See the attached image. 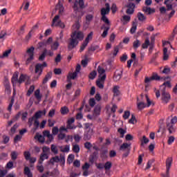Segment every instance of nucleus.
<instances>
[{"label": "nucleus", "instance_id": "8fccbe9b", "mask_svg": "<svg viewBox=\"0 0 177 177\" xmlns=\"http://www.w3.org/2000/svg\"><path fill=\"white\" fill-rule=\"evenodd\" d=\"M122 19L124 21L123 24H127V23H129V21H131V17L129 15H124Z\"/></svg>", "mask_w": 177, "mask_h": 177}, {"label": "nucleus", "instance_id": "603ef678", "mask_svg": "<svg viewBox=\"0 0 177 177\" xmlns=\"http://www.w3.org/2000/svg\"><path fill=\"white\" fill-rule=\"evenodd\" d=\"M24 156L26 161H28V160H30V158H31V153H30V151H24Z\"/></svg>", "mask_w": 177, "mask_h": 177}, {"label": "nucleus", "instance_id": "20e7f679", "mask_svg": "<svg viewBox=\"0 0 177 177\" xmlns=\"http://www.w3.org/2000/svg\"><path fill=\"white\" fill-rule=\"evenodd\" d=\"M55 162H60L62 167H64V164H66V158L63 155H60L59 157L56 156L51 158L47 163L48 165H50V164L53 165Z\"/></svg>", "mask_w": 177, "mask_h": 177}, {"label": "nucleus", "instance_id": "4468645a", "mask_svg": "<svg viewBox=\"0 0 177 177\" xmlns=\"http://www.w3.org/2000/svg\"><path fill=\"white\" fill-rule=\"evenodd\" d=\"M160 80H161V77L158 75L153 74V75L151 77H146L145 82L146 84H149V82H151V81H160Z\"/></svg>", "mask_w": 177, "mask_h": 177}, {"label": "nucleus", "instance_id": "c03bdc74", "mask_svg": "<svg viewBox=\"0 0 177 177\" xmlns=\"http://www.w3.org/2000/svg\"><path fill=\"white\" fill-rule=\"evenodd\" d=\"M92 138V133L89 132H86L84 134V140H91Z\"/></svg>", "mask_w": 177, "mask_h": 177}, {"label": "nucleus", "instance_id": "aec40b11", "mask_svg": "<svg viewBox=\"0 0 177 177\" xmlns=\"http://www.w3.org/2000/svg\"><path fill=\"white\" fill-rule=\"evenodd\" d=\"M19 75L17 74H14L12 79L11 82L13 85V86H16L19 85Z\"/></svg>", "mask_w": 177, "mask_h": 177}, {"label": "nucleus", "instance_id": "a19ab883", "mask_svg": "<svg viewBox=\"0 0 177 177\" xmlns=\"http://www.w3.org/2000/svg\"><path fill=\"white\" fill-rule=\"evenodd\" d=\"M93 37V32H91L87 37H86L84 42L86 44H89V41H91L92 38Z\"/></svg>", "mask_w": 177, "mask_h": 177}, {"label": "nucleus", "instance_id": "f704fd0d", "mask_svg": "<svg viewBox=\"0 0 177 177\" xmlns=\"http://www.w3.org/2000/svg\"><path fill=\"white\" fill-rule=\"evenodd\" d=\"M120 86H115L113 87V96H120Z\"/></svg>", "mask_w": 177, "mask_h": 177}, {"label": "nucleus", "instance_id": "c85d7f7f", "mask_svg": "<svg viewBox=\"0 0 177 177\" xmlns=\"http://www.w3.org/2000/svg\"><path fill=\"white\" fill-rule=\"evenodd\" d=\"M26 75L21 74L19 76V78L18 80V86H20V84H23V82H24L26 81Z\"/></svg>", "mask_w": 177, "mask_h": 177}, {"label": "nucleus", "instance_id": "5701e85b", "mask_svg": "<svg viewBox=\"0 0 177 177\" xmlns=\"http://www.w3.org/2000/svg\"><path fill=\"white\" fill-rule=\"evenodd\" d=\"M166 86L167 88H171L172 86L171 85V82L169 81H167V82H165L161 86H160V91H165L166 89Z\"/></svg>", "mask_w": 177, "mask_h": 177}, {"label": "nucleus", "instance_id": "6e6d98bb", "mask_svg": "<svg viewBox=\"0 0 177 177\" xmlns=\"http://www.w3.org/2000/svg\"><path fill=\"white\" fill-rule=\"evenodd\" d=\"M96 75H97V73L94 71L89 74L88 78H90V80H95Z\"/></svg>", "mask_w": 177, "mask_h": 177}, {"label": "nucleus", "instance_id": "473e14b6", "mask_svg": "<svg viewBox=\"0 0 177 177\" xmlns=\"http://www.w3.org/2000/svg\"><path fill=\"white\" fill-rule=\"evenodd\" d=\"M59 41H55L53 44H51L50 46V49L51 50H57V49H59Z\"/></svg>", "mask_w": 177, "mask_h": 177}, {"label": "nucleus", "instance_id": "c756f323", "mask_svg": "<svg viewBox=\"0 0 177 177\" xmlns=\"http://www.w3.org/2000/svg\"><path fill=\"white\" fill-rule=\"evenodd\" d=\"M19 156V153L16 151H13L10 153L11 160L12 161H16L17 160V157Z\"/></svg>", "mask_w": 177, "mask_h": 177}, {"label": "nucleus", "instance_id": "2eb2a0df", "mask_svg": "<svg viewBox=\"0 0 177 177\" xmlns=\"http://www.w3.org/2000/svg\"><path fill=\"white\" fill-rule=\"evenodd\" d=\"M133 9H135V3H129L127 5V10L126 11V13L127 15H133V12H134Z\"/></svg>", "mask_w": 177, "mask_h": 177}, {"label": "nucleus", "instance_id": "ea45409f", "mask_svg": "<svg viewBox=\"0 0 177 177\" xmlns=\"http://www.w3.org/2000/svg\"><path fill=\"white\" fill-rule=\"evenodd\" d=\"M140 142H141V146H145V145H147V143H149L150 140H149V138L146 137V136H143L142 139L140 140Z\"/></svg>", "mask_w": 177, "mask_h": 177}, {"label": "nucleus", "instance_id": "a18cd8bd", "mask_svg": "<svg viewBox=\"0 0 177 177\" xmlns=\"http://www.w3.org/2000/svg\"><path fill=\"white\" fill-rule=\"evenodd\" d=\"M137 16L139 21H145V20H146V16H145L142 12H138Z\"/></svg>", "mask_w": 177, "mask_h": 177}, {"label": "nucleus", "instance_id": "a878e982", "mask_svg": "<svg viewBox=\"0 0 177 177\" xmlns=\"http://www.w3.org/2000/svg\"><path fill=\"white\" fill-rule=\"evenodd\" d=\"M100 111H102V106L96 105L94 109V115H100Z\"/></svg>", "mask_w": 177, "mask_h": 177}, {"label": "nucleus", "instance_id": "3c124183", "mask_svg": "<svg viewBox=\"0 0 177 177\" xmlns=\"http://www.w3.org/2000/svg\"><path fill=\"white\" fill-rule=\"evenodd\" d=\"M35 89V87L34 86H30L26 93L27 96H31Z\"/></svg>", "mask_w": 177, "mask_h": 177}, {"label": "nucleus", "instance_id": "0eeeda50", "mask_svg": "<svg viewBox=\"0 0 177 177\" xmlns=\"http://www.w3.org/2000/svg\"><path fill=\"white\" fill-rule=\"evenodd\" d=\"M160 92L162 103H165V104L169 103V100H171V94H169V93L167 92L165 90H160Z\"/></svg>", "mask_w": 177, "mask_h": 177}, {"label": "nucleus", "instance_id": "dca6fc26", "mask_svg": "<svg viewBox=\"0 0 177 177\" xmlns=\"http://www.w3.org/2000/svg\"><path fill=\"white\" fill-rule=\"evenodd\" d=\"M120 150L121 151H125V150H127V151H131V144L124 142L123 143L120 147Z\"/></svg>", "mask_w": 177, "mask_h": 177}, {"label": "nucleus", "instance_id": "de8ad7c7", "mask_svg": "<svg viewBox=\"0 0 177 177\" xmlns=\"http://www.w3.org/2000/svg\"><path fill=\"white\" fill-rule=\"evenodd\" d=\"M140 46V41L139 39H136L133 42V49H138Z\"/></svg>", "mask_w": 177, "mask_h": 177}, {"label": "nucleus", "instance_id": "09e8293b", "mask_svg": "<svg viewBox=\"0 0 177 177\" xmlns=\"http://www.w3.org/2000/svg\"><path fill=\"white\" fill-rule=\"evenodd\" d=\"M61 114H62V115H66V114H67L69 111L68 108L67 106H63L61 108Z\"/></svg>", "mask_w": 177, "mask_h": 177}, {"label": "nucleus", "instance_id": "e2e57ef3", "mask_svg": "<svg viewBox=\"0 0 177 177\" xmlns=\"http://www.w3.org/2000/svg\"><path fill=\"white\" fill-rule=\"evenodd\" d=\"M6 168L7 169H13V161H9L6 164Z\"/></svg>", "mask_w": 177, "mask_h": 177}, {"label": "nucleus", "instance_id": "49530a36", "mask_svg": "<svg viewBox=\"0 0 177 177\" xmlns=\"http://www.w3.org/2000/svg\"><path fill=\"white\" fill-rule=\"evenodd\" d=\"M136 28H138V25L136 24V23L133 22L132 27L130 29L131 34H135V32H136Z\"/></svg>", "mask_w": 177, "mask_h": 177}, {"label": "nucleus", "instance_id": "9d476101", "mask_svg": "<svg viewBox=\"0 0 177 177\" xmlns=\"http://www.w3.org/2000/svg\"><path fill=\"white\" fill-rule=\"evenodd\" d=\"M60 19V16L56 15L53 19L52 26H55V27H60L61 28H64L65 26L62 21L59 20Z\"/></svg>", "mask_w": 177, "mask_h": 177}, {"label": "nucleus", "instance_id": "cd10ccee", "mask_svg": "<svg viewBox=\"0 0 177 177\" xmlns=\"http://www.w3.org/2000/svg\"><path fill=\"white\" fill-rule=\"evenodd\" d=\"M35 139H37L40 143H45V137H44L42 135L36 134Z\"/></svg>", "mask_w": 177, "mask_h": 177}, {"label": "nucleus", "instance_id": "37998d69", "mask_svg": "<svg viewBox=\"0 0 177 177\" xmlns=\"http://www.w3.org/2000/svg\"><path fill=\"white\" fill-rule=\"evenodd\" d=\"M72 150L73 153H80V145H78L77 144L73 145Z\"/></svg>", "mask_w": 177, "mask_h": 177}, {"label": "nucleus", "instance_id": "9b49d317", "mask_svg": "<svg viewBox=\"0 0 177 177\" xmlns=\"http://www.w3.org/2000/svg\"><path fill=\"white\" fill-rule=\"evenodd\" d=\"M74 10H78V9H85V1L84 0H76L73 5Z\"/></svg>", "mask_w": 177, "mask_h": 177}, {"label": "nucleus", "instance_id": "774afa93", "mask_svg": "<svg viewBox=\"0 0 177 177\" xmlns=\"http://www.w3.org/2000/svg\"><path fill=\"white\" fill-rule=\"evenodd\" d=\"M112 13H115L117 12V5L115 3H113L111 8Z\"/></svg>", "mask_w": 177, "mask_h": 177}, {"label": "nucleus", "instance_id": "423d86ee", "mask_svg": "<svg viewBox=\"0 0 177 177\" xmlns=\"http://www.w3.org/2000/svg\"><path fill=\"white\" fill-rule=\"evenodd\" d=\"M34 50H35V48L34 46H31L30 48H28L26 50V53L28 54V57L26 59V66H28L34 60Z\"/></svg>", "mask_w": 177, "mask_h": 177}, {"label": "nucleus", "instance_id": "13d9d810", "mask_svg": "<svg viewBox=\"0 0 177 177\" xmlns=\"http://www.w3.org/2000/svg\"><path fill=\"white\" fill-rule=\"evenodd\" d=\"M35 121V118L34 116L29 118L28 124L30 127H32V122H34Z\"/></svg>", "mask_w": 177, "mask_h": 177}, {"label": "nucleus", "instance_id": "7c9ffc66", "mask_svg": "<svg viewBox=\"0 0 177 177\" xmlns=\"http://www.w3.org/2000/svg\"><path fill=\"white\" fill-rule=\"evenodd\" d=\"M50 78H52V73L49 72L46 75L44 79L43 80L42 84H46V82H48Z\"/></svg>", "mask_w": 177, "mask_h": 177}, {"label": "nucleus", "instance_id": "bf43d9fd", "mask_svg": "<svg viewBox=\"0 0 177 177\" xmlns=\"http://www.w3.org/2000/svg\"><path fill=\"white\" fill-rule=\"evenodd\" d=\"M59 140H64L66 139V134L64 133H59L57 136Z\"/></svg>", "mask_w": 177, "mask_h": 177}, {"label": "nucleus", "instance_id": "5fc2aeb1", "mask_svg": "<svg viewBox=\"0 0 177 177\" xmlns=\"http://www.w3.org/2000/svg\"><path fill=\"white\" fill-rule=\"evenodd\" d=\"M118 132L120 134V138H124V135L127 133V131L124 130L122 128L118 129Z\"/></svg>", "mask_w": 177, "mask_h": 177}, {"label": "nucleus", "instance_id": "f03ea898", "mask_svg": "<svg viewBox=\"0 0 177 177\" xmlns=\"http://www.w3.org/2000/svg\"><path fill=\"white\" fill-rule=\"evenodd\" d=\"M48 64L46 62H43V64H37L35 65V74H38V75L34 77V81H37L42 75V72L44 71V68L46 67Z\"/></svg>", "mask_w": 177, "mask_h": 177}, {"label": "nucleus", "instance_id": "4c0bfd02", "mask_svg": "<svg viewBox=\"0 0 177 177\" xmlns=\"http://www.w3.org/2000/svg\"><path fill=\"white\" fill-rule=\"evenodd\" d=\"M35 97L39 102H41V99H42V95H41L39 89H37L35 91Z\"/></svg>", "mask_w": 177, "mask_h": 177}, {"label": "nucleus", "instance_id": "864d4df0", "mask_svg": "<svg viewBox=\"0 0 177 177\" xmlns=\"http://www.w3.org/2000/svg\"><path fill=\"white\" fill-rule=\"evenodd\" d=\"M51 151L54 153V154H57L59 153V150L57 149V147L55 145H51Z\"/></svg>", "mask_w": 177, "mask_h": 177}, {"label": "nucleus", "instance_id": "f257e3e1", "mask_svg": "<svg viewBox=\"0 0 177 177\" xmlns=\"http://www.w3.org/2000/svg\"><path fill=\"white\" fill-rule=\"evenodd\" d=\"M106 8H102L101 9V20L105 24H110V20H109V18L106 16V15H109L110 13V4L109 3H105Z\"/></svg>", "mask_w": 177, "mask_h": 177}, {"label": "nucleus", "instance_id": "79ce46f5", "mask_svg": "<svg viewBox=\"0 0 177 177\" xmlns=\"http://www.w3.org/2000/svg\"><path fill=\"white\" fill-rule=\"evenodd\" d=\"M169 56L168 55V48H164L163 49V60H168Z\"/></svg>", "mask_w": 177, "mask_h": 177}, {"label": "nucleus", "instance_id": "1a4fd4ad", "mask_svg": "<svg viewBox=\"0 0 177 177\" xmlns=\"http://www.w3.org/2000/svg\"><path fill=\"white\" fill-rule=\"evenodd\" d=\"M172 0H165V5H166L167 8H165V7H160V12L162 14L165 13L167 10H171L172 9Z\"/></svg>", "mask_w": 177, "mask_h": 177}, {"label": "nucleus", "instance_id": "4d7b16f0", "mask_svg": "<svg viewBox=\"0 0 177 177\" xmlns=\"http://www.w3.org/2000/svg\"><path fill=\"white\" fill-rule=\"evenodd\" d=\"M48 138V140L46 141V145H50L52 142V140H53L54 138H53V135L50 134Z\"/></svg>", "mask_w": 177, "mask_h": 177}, {"label": "nucleus", "instance_id": "e433bc0d", "mask_svg": "<svg viewBox=\"0 0 177 177\" xmlns=\"http://www.w3.org/2000/svg\"><path fill=\"white\" fill-rule=\"evenodd\" d=\"M150 46V40L147 38L145 39V41L144 44H142V49H147Z\"/></svg>", "mask_w": 177, "mask_h": 177}, {"label": "nucleus", "instance_id": "69168bd1", "mask_svg": "<svg viewBox=\"0 0 177 177\" xmlns=\"http://www.w3.org/2000/svg\"><path fill=\"white\" fill-rule=\"evenodd\" d=\"M97 71H98V73H100V75H103L106 73V71L104 70V68L100 66H98Z\"/></svg>", "mask_w": 177, "mask_h": 177}, {"label": "nucleus", "instance_id": "2f4dec72", "mask_svg": "<svg viewBox=\"0 0 177 177\" xmlns=\"http://www.w3.org/2000/svg\"><path fill=\"white\" fill-rule=\"evenodd\" d=\"M97 159V153L94 152L92 155L90 156L89 162H91V164H93L95 162V160Z\"/></svg>", "mask_w": 177, "mask_h": 177}, {"label": "nucleus", "instance_id": "f3484780", "mask_svg": "<svg viewBox=\"0 0 177 177\" xmlns=\"http://www.w3.org/2000/svg\"><path fill=\"white\" fill-rule=\"evenodd\" d=\"M72 35H75V38L79 41H82L84 39V33L81 31H75Z\"/></svg>", "mask_w": 177, "mask_h": 177}, {"label": "nucleus", "instance_id": "a211bd4d", "mask_svg": "<svg viewBox=\"0 0 177 177\" xmlns=\"http://www.w3.org/2000/svg\"><path fill=\"white\" fill-rule=\"evenodd\" d=\"M171 167H172V158L169 157L166 160V172H169Z\"/></svg>", "mask_w": 177, "mask_h": 177}, {"label": "nucleus", "instance_id": "052dcab7", "mask_svg": "<svg viewBox=\"0 0 177 177\" xmlns=\"http://www.w3.org/2000/svg\"><path fill=\"white\" fill-rule=\"evenodd\" d=\"M66 127H67V129H77V126H75L71 123H70V124L66 123Z\"/></svg>", "mask_w": 177, "mask_h": 177}, {"label": "nucleus", "instance_id": "6e6552de", "mask_svg": "<svg viewBox=\"0 0 177 177\" xmlns=\"http://www.w3.org/2000/svg\"><path fill=\"white\" fill-rule=\"evenodd\" d=\"M177 122V117L174 116L171 120V122L167 123V128L169 132V133H174L175 132V127H174V124H176Z\"/></svg>", "mask_w": 177, "mask_h": 177}, {"label": "nucleus", "instance_id": "c9c22d12", "mask_svg": "<svg viewBox=\"0 0 177 177\" xmlns=\"http://www.w3.org/2000/svg\"><path fill=\"white\" fill-rule=\"evenodd\" d=\"M113 166V164L110 161H107L104 165L105 171H110L111 169V167Z\"/></svg>", "mask_w": 177, "mask_h": 177}, {"label": "nucleus", "instance_id": "0e129e2a", "mask_svg": "<svg viewBox=\"0 0 177 177\" xmlns=\"http://www.w3.org/2000/svg\"><path fill=\"white\" fill-rule=\"evenodd\" d=\"M12 52V50H7L6 51H5L3 53V55L1 57H8L9 56V55H10Z\"/></svg>", "mask_w": 177, "mask_h": 177}, {"label": "nucleus", "instance_id": "4be33fe9", "mask_svg": "<svg viewBox=\"0 0 177 177\" xmlns=\"http://www.w3.org/2000/svg\"><path fill=\"white\" fill-rule=\"evenodd\" d=\"M49 158V156L48 153H41L39 159V164H42L45 160H48Z\"/></svg>", "mask_w": 177, "mask_h": 177}, {"label": "nucleus", "instance_id": "393cba45", "mask_svg": "<svg viewBox=\"0 0 177 177\" xmlns=\"http://www.w3.org/2000/svg\"><path fill=\"white\" fill-rule=\"evenodd\" d=\"M77 75H78V73L75 71L73 73H69L67 76L68 81H70L71 80H75V78H77Z\"/></svg>", "mask_w": 177, "mask_h": 177}, {"label": "nucleus", "instance_id": "412c9836", "mask_svg": "<svg viewBox=\"0 0 177 177\" xmlns=\"http://www.w3.org/2000/svg\"><path fill=\"white\" fill-rule=\"evenodd\" d=\"M122 77V72L119 71V72H115L113 75V81L117 82L118 81H120Z\"/></svg>", "mask_w": 177, "mask_h": 177}, {"label": "nucleus", "instance_id": "6ab92c4d", "mask_svg": "<svg viewBox=\"0 0 177 177\" xmlns=\"http://www.w3.org/2000/svg\"><path fill=\"white\" fill-rule=\"evenodd\" d=\"M142 12L147 13V15H151V13H154L156 12V10L148 6H144L142 8Z\"/></svg>", "mask_w": 177, "mask_h": 177}, {"label": "nucleus", "instance_id": "f8f14e48", "mask_svg": "<svg viewBox=\"0 0 177 177\" xmlns=\"http://www.w3.org/2000/svg\"><path fill=\"white\" fill-rule=\"evenodd\" d=\"M78 45V40L75 38V35H71V41L68 44V49H74Z\"/></svg>", "mask_w": 177, "mask_h": 177}, {"label": "nucleus", "instance_id": "ddd939ff", "mask_svg": "<svg viewBox=\"0 0 177 177\" xmlns=\"http://www.w3.org/2000/svg\"><path fill=\"white\" fill-rule=\"evenodd\" d=\"M111 26V24L110 22H109V24L102 25V26L101 27V30H104L102 34L101 35V37L102 38H106V37H107V35H109V30H110Z\"/></svg>", "mask_w": 177, "mask_h": 177}, {"label": "nucleus", "instance_id": "338daca9", "mask_svg": "<svg viewBox=\"0 0 177 177\" xmlns=\"http://www.w3.org/2000/svg\"><path fill=\"white\" fill-rule=\"evenodd\" d=\"M177 34V26L173 30L172 37H170L171 41H174V38H175V35Z\"/></svg>", "mask_w": 177, "mask_h": 177}, {"label": "nucleus", "instance_id": "680f3d73", "mask_svg": "<svg viewBox=\"0 0 177 177\" xmlns=\"http://www.w3.org/2000/svg\"><path fill=\"white\" fill-rule=\"evenodd\" d=\"M84 147L87 150H91V149H92V144L90 142H86L84 143Z\"/></svg>", "mask_w": 177, "mask_h": 177}, {"label": "nucleus", "instance_id": "39448f33", "mask_svg": "<svg viewBox=\"0 0 177 177\" xmlns=\"http://www.w3.org/2000/svg\"><path fill=\"white\" fill-rule=\"evenodd\" d=\"M145 98L146 99L147 104H146L143 101L137 102V107L138 110H143L145 107H150V106H151V101L150 100V98H149V96L145 95Z\"/></svg>", "mask_w": 177, "mask_h": 177}, {"label": "nucleus", "instance_id": "7ed1b4c3", "mask_svg": "<svg viewBox=\"0 0 177 177\" xmlns=\"http://www.w3.org/2000/svg\"><path fill=\"white\" fill-rule=\"evenodd\" d=\"M46 115V110L44 109L43 111H39L35 113L33 117L35 118V122L33 123V127H35V129H38L39 128V118L42 117V115Z\"/></svg>", "mask_w": 177, "mask_h": 177}, {"label": "nucleus", "instance_id": "72a5a7b5", "mask_svg": "<svg viewBox=\"0 0 177 177\" xmlns=\"http://www.w3.org/2000/svg\"><path fill=\"white\" fill-rule=\"evenodd\" d=\"M108 153H109V150L107 149L101 150V152H100L101 158H107Z\"/></svg>", "mask_w": 177, "mask_h": 177}, {"label": "nucleus", "instance_id": "bb28decb", "mask_svg": "<svg viewBox=\"0 0 177 177\" xmlns=\"http://www.w3.org/2000/svg\"><path fill=\"white\" fill-rule=\"evenodd\" d=\"M46 53H47V49L44 48L43 50L42 53L41 54V55L39 57V62H44V60H45V57H46Z\"/></svg>", "mask_w": 177, "mask_h": 177}, {"label": "nucleus", "instance_id": "b1692460", "mask_svg": "<svg viewBox=\"0 0 177 177\" xmlns=\"http://www.w3.org/2000/svg\"><path fill=\"white\" fill-rule=\"evenodd\" d=\"M93 14H87L86 15V24H87V26H89V24H91V21L93 20Z\"/></svg>", "mask_w": 177, "mask_h": 177}, {"label": "nucleus", "instance_id": "58836bf2", "mask_svg": "<svg viewBox=\"0 0 177 177\" xmlns=\"http://www.w3.org/2000/svg\"><path fill=\"white\" fill-rule=\"evenodd\" d=\"M24 174L28 176V177H32V173H31V170H30V167H26L24 168Z\"/></svg>", "mask_w": 177, "mask_h": 177}]
</instances>
